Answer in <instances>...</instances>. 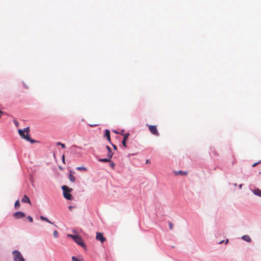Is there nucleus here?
<instances>
[{
	"label": "nucleus",
	"instance_id": "nucleus-1",
	"mask_svg": "<svg viewBox=\"0 0 261 261\" xmlns=\"http://www.w3.org/2000/svg\"><path fill=\"white\" fill-rule=\"evenodd\" d=\"M62 189L63 191V196L64 198L68 200H71L72 199V196L70 194V192H71L72 189L65 185L62 187Z\"/></svg>",
	"mask_w": 261,
	"mask_h": 261
},
{
	"label": "nucleus",
	"instance_id": "nucleus-2",
	"mask_svg": "<svg viewBox=\"0 0 261 261\" xmlns=\"http://www.w3.org/2000/svg\"><path fill=\"white\" fill-rule=\"evenodd\" d=\"M68 237H70L72 238L75 242H76L77 244L82 246L83 247H86V245L83 242L82 238L77 235H72V234H68Z\"/></svg>",
	"mask_w": 261,
	"mask_h": 261
},
{
	"label": "nucleus",
	"instance_id": "nucleus-3",
	"mask_svg": "<svg viewBox=\"0 0 261 261\" xmlns=\"http://www.w3.org/2000/svg\"><path fill=\"white\" fill-rule=\"evenodd\" d=\"M18 132L19 135L23 139H25L26 140L30 142L32 144L37 142V141L36 140L31 139L30 136L29 135V133L25 135L24 134V132L22 129H18Z\"/></svg>",
	"mask_w": 261,
	"mask_h": 261
},
{
	"label": "nucleus",
	"instance_id": "nucleus-4",
	"mask_svg": "<svg viewBox=\"0 0 261 261\" xmlns=\"http://www.w3.org/2000/svg\"><path fill=\"white\" fill-rule=\"evenodd\" d=\"M14 261H25L21 253L18 250H14L12 252Z\"/></svg>",
	"mask_w": 261,
	"mask_h": 261
},
{
	"label": "nucleus",
	"instance_id": "nucleus-5",
	"mask_svg": "<svg viewBox=\"0 0 261 261\" xmlns=\"http://www.w3.org/2000/svg\"><path fill=\"white\" fill-rule=\"evenodd\" d=\"M148 129L151 133L156 136H159V133L158 131L157 127L155 125H147Z\"/></svg>",
	"mask_w": 261,
	"mask_h": 261
},
{
	"label": "nucleus",
	"instance_id": "nucleus-6",
	"mask_svg": "<svg viewBox=\"0 0 261 261\" xmlns=\"http://www.w3.org/2000/svg\"><path fill=\"white\" fill-rule=\"evenodd\" d=\"M96 239L97 240L100 241L101 243H103L106 241V238L103 236V234L101 232H97Z\"/></svg>",
	"mask_w": 261,
	"mask_h": 261
},
{
	"label": "nucleus",
	"instance_id": "nucleus-7",
	"mask_svg": "<svg viewBox=\"0 0 261 261\" xmlns=\"http://www.w3.org/2000/svg\"><path fill=\"white\" fill-rule=\"evenodd\" d=\"M13 216L16 219H20L25 217V214L21 212H17L14 214Z\"/></svg>",
	"mask_w": 261,
	"mask_h": 261
},
{
	"label": "nucleus",
	"instance_id": "nucleus-8",
	"mask_svg": "<svg viewBox=\"0 0 261 261\" xmlns=\"http://www.w3.org/2000/svg\"><path fill=\"white\" fill-rule=\"evenodd\" d=\"M174 174L175 175H181V176H186L188 174V172L187 171H174Z\"/></svg>",
	"mask_w": 261,
	"mask_h": 261
},
{
	"label": "nucleus",
	"instance_id": "nucleus-9",
	"mask_svg": "<svg viewBox=\"0 0 261 261\" xmlns=\"http://www.w3.org/2000/svg\"><path fill=\"white\" fill-rule=\"evenodd\" d=\"M21 201L23 203H28L30 204H31L30 199L26 195L23 196L21 199Z\"/></svg>",
	"mask_w": 261,
	"mask_h": 261
},
{
	"label": "nucleus",
	"instance_id": "nucleus-10",
	"mask_svg": "<svg viewBox=\"0 0 261 261\" xmlns=\"http://www.w3.org/2000/svg\"><path fill=\"white\" fill-rule=\"evenodd\" d=\"M253 193H254V194H255V195L256 196H259L261 197V190L258 189H254L253 191Z\"/></svg>",
	"mask_w": 261,
	"mask_h": 261
},
{
	"label": "nucleus",
	"instance_id": "nucleus-11",
	"mask_svg": "<svg viewBox=\"0 0 261 261\" xmlns=\"http://www.w3.org/2000/svg\"><path fill=\"white\" fill-rule=\"evenodd\" d=\"M242 239L246 241V242H251V239L250 238V237L248 236V235H245V236H243L242 237Z\"/></svg>",
	"mask_w": 261,
	"mask_h": 261
},
{
	"label": "nucleus",
	"instance_id": "nucleus-12",
	"mask_svg": "<svg viewBox=\"0 0 261 261\" xmlns=\"http://www.w3.org/2000/svg\"><path fill=\"white\" fill-rule=\"evenodd\" d=\"M105 136L107 137L108 140L109 142H111V138H110V132L108 129H106L105 130Z\"/></svg>",
	"mask_w": 261,
	"mask_h": 261
},
{
	"label": "nucleus",
	"instance_id": "nucleus-13",
	"mask_svg": "<svg viewBox=\"0 0 261 261\" xmlns=\"http://www.w3.org/2000/svg\"><path fill=\"white\" fill-rule=\"evenodd\" d=\"M40 219L43 221H46L50 224H53V223L50 222L46 217H45L43 216H40Z\"/></svg>",
	"mask_w": 261,
	"mask_h": 261
},
{
	"label": "nucleus",
	"instance_id": "nucleus-14",
	"mask_svg": "<svg viewBox=\"0 0 261 261\" xmlns=\"http://www.w3.org/2000/svg\"><path fill=\"white\" fill-rule=\"evenodd\" d=\"M110 161H111V159H109V158L99 159V161L101 162H109Z\"/></svg>",
	"mask_w": 261,
	"mask_h": 261
},
{
	"label": "nucleus",
	"instance_id": "nucleus-15",
	"mask_svg": "<svg viewBox=\"0 0 261 261\" xmlns=\"http://www.w3.org/2000/svg\"><path fill=\"white\" fill-rule=\"evenodd\" d=\"M69 179L71 182H74L75 180V177L71 174L69 175Z\"/></svg>",
	"mask_w": 261,
	"mask_h": 261
},
{
	"label": "nucleus",
	"instance_id": "nucleus-16",
	"mask_svg": "<svg viewBox=\"0 0 261 261\" xmlns=\"http://www.w3.org/2000/svg\"><path fill=\"white\" fill-rule=\"evenodd\" d=\"M108 154H107V157L109 158V159H111L112 156H113V152L112 151V149L111 150H110L109 151H108Z\"/></svg>",
	"mask_w": 261,
	"mask_h": 261
},
{
	"label": "nucleus",
	"instance_id": "nucleus-17",
	"mask_svg": "<svg viewBox=\"0 0 261 261\" xmlns=\"http://www.w3.org/2000/svg\"><path fill=\"white\" fill-rule=\"evenodd\" d=\"M123 136V140H127L129 136V134L127 133H125V134H122Z\"/></svg>",
	"mask_w": 261,
	"mask_h": 261
},
{
	"label": "nucleus",
	"instance_id": "nucleus-18",
	"mask_svg": "<svg viewBox=\"0 0 261 261\" xmlns=\"http://www.w3.org/2000/svg\"><path fill=\"white\" fill-rule=\"evenodd\" d=\"M20 203H19V200H17L15 203V207L16 208H17L18 207H19L20 206Z\"/></svg>",
	"mask_w": 261,
	"mask_h": 261
},
{
	"label": "nucleus",
	"instance_id": "nucleus-19",
	"mask_svg": "<svg viewBox=\"0 0 261 261\" xmlns=\"http://www.w3.org/2000/svg\"><path fill=\"white\" fill-rule=\"evenodd\" d=\"M77 170H84L87 171V168L84 167H79L76 168Z\"/></svg>",
	"mask_w": 261,
	"mask_h": 261
},
{
	"label": "nucleus",
	"instance_id": "nucleus-20",
	"mask_svg": "<svg viewBox=\"0 0 261 261\" xmlns=\"http://www.w3.org/2000/svg\"><path fill=\"white\" fill-rule=\"evenodd\" d=\"M23 131L24 132V133H26L27 134L29 133V132H30V127H25V128H24Z\"/></svg>",
	"mask_w": 261,
	"mask_h": 261
},
{
	"label": "nucleus",
	"instance_id": "nucleus-21",
	"mask_svg": "<svg viewBox=\"0 0 261 261\" xmlns=\"http://www.w3.org/2000/svg\"><path fill=\"white\" fill-rule=\"evenodd\" d=\"M53 235L55 238H57L58 237V232L57 230H55L53 232Z\"/></svg>",
	"mask_w": 261,
	"mask_h": 261
},
{
	"label": "nucleus",
	"instance_id": "nucleus-22",
	"mask_svg": "<svg viewBox=\"0 0 261 261\" xmlns=\"http://www.w3.org/2000/svg\"><path fill=\"white\" fill-rule=\"evenodd\" d=\"M169 228L172 230L173 228V227H174V225L173 223H172L171 222H169Z\"/></svg>",
	"mask_w": 261,
	"mask_h": 261
},
{
	"label": "nucleus",
	"instance_id": "nucleus-23",
	"mask_svg": "<svg viewBox=\"0 0 261 261\" xmlns=\"http://www.w3.org/2000/svg\"><path fill=\"white\" fill-rule=\"evenodd\" d=\"M72 260L73 261H81V259H79L76 257H75V256H72Z\"/></svg>",
	"mask_w": 261,
	"mask_h": 261
},
{
	"label": "nucleus",
	"instance_id": "nucleus-24",
	"mask_svg": "<svg viewBox=\"0 0 261 261\" xmlns=\"http://www.w3.org/2000/svg\"><path fill=\"white\" fill-rule=\"evenodd\" d=\"M126 140H123V139L122 141V144L123 146H124V147H126Z\"/></svg>",
	"mask_w": 261,
	"mask_h": 261
},
{
	"label": "nucleus",
	"instance_id": "nucleus-25",
	"mask_svg": "<svg viewBox=\"0 0 261 261\" xmlns=\"http://www.w3.org/2000/svg\"><path fill=\"white\" fill-rule=\"evenodd\" d=\"M28 219H29V221H30V222H33V218H32V217H31V216H28Z\"/></svg>",
	"mask_w": 261,
	"mask_h": 261
},
{
	"label": "nucleus",
	"instance_id": "nucleus-26",
	"mask_svg": "<svg viewBox=\"0 0 261 261\" xmlns=\"http://www.w3.org/2000/svg\"><path fill=\"white\" fill-rule=\"evenodd\" d=\"M261 163V161H259L258 162H257V163H254L253 165H252V166L253 167H255L256 166H257L259 163Z\"/></svg>",
	"mask_w": 261,
	"mask_h": 261
},
{
	"label": "nucleus",
	"instance_id": "nucleus-27",
	"mask_svg": "<svg viewBox=\"0 0 261 261\" xmlns=\"http://www.w3.org/2000/svg\"><path fill=\"white\" fill-rule=\"evenodd\" d=\"M115 166V164L114 163H112L110 164V166L113 169Z\"/></svg>",
	"mask_w": 261,
	"mask_h": 261
},
{
	"label": "nucleus",
	"instance_id": "nucleus-28",
	"mask_svg": "<svg viewBox=\"0 0 261 261\" xmlns=\"http://www.w3.org/2000/svg\"><path fill=\"white\" fill-rule=\"evenodd\" d=\"M63 148H65L66 147V146L64 144L62 143L60 145Z\"/></svg>",
	"mask_w": 261,
	"mask_h": 261
},
{
	"label": "nucleus",
	"instance_id": "nucleus-29",
	"mask_svg": "<svg viewBox=\"0 0 261 261\" xmlns=\"http://www.w3.org/2000/svg\"><path fill=\"white\" fill-rule=\"evenodd\" d=\"M62 159L63 160V163H64L65 162V155H62Z\"/></svg>",
	"mask_w": 261,
	"mask_h": 261
},
{
	"label": "nucleus",
	"instance_id": "nucleus-30",
	"mask_svg": "<svg viewBox=\"0 0 261 261\" xmlns=\"http://www.w3.org/2000/svg\"><path fill=\"white\" fill-rule=\"evenodd\" d=\"M106 148L107 149L108 151L111 150V148L109 146H107Z\"/></svg>",
	"mask_w": 261,
	"mask_h": 261
},
{
	"label": "nucleus",
	"instance_id": "nucleus-31",
	"mask_svg": "<svg viewBox=\"0 0 261 261\" xmlns=\"http://www.w3.org/2000/svg\"><path fill=\"white\" fill-rule=\"evenodd\" d=\"M112 146L114 149H115V150L117 149V146L115 145L112 144Z\"/></svg>",
	"mask_w": 261,
	"mask_h": 261
},
{
	"label": "nucleus",
	"instance_id": "nucleus-32",
	"mask_svg": "<svg viewBox=\"0 0 261 261\" xmlns=\"http://www.w3.org/2000/svg\"><path fill=\"white\" fill-rule=\"evenodd\" d=\"M61 144H62V143H61V142H57V145H61Z\"/></svg>",
	"mask_w": 261,
	"mask_h": 261
},
{
	"label": "nucleus",
	"instance_id": "nucleus-33",
	"mask_svg": "<svg viewBox=\"0 0 261 261\" xmlns=\"http://www.w3.org/2000/svg\"><path fill=\"white\" fill-rule=\"evenodd\" d=\"M96 125H97L96 124H94V125L93 124H90V126H95Z\"/></svg>",
	"mask_w": 261,
	"mask_h": 261
},
{
	"label": "nucleus",
	"instance_id": "nucleus-34",
	"mask_svg": "<svg viewBox=\"0 0 261 261\" xmlns=\"http://www.w3.org/2000/svg\"><path fill=\"white\" fill-rule=\"evenodd\" d=\"M259 168H260V169H259V173L261 174V166L259 167Z\"/></svg>",
	"mask_w": 261,
	"mask_h": 261
},
{
	"label": "nucleus",
	"instance_id": "nucleus-35",
	"mask_svg": "<svg viewBox=\"0 0 261 261\" xmlns=\"http://www.w3.org/2000/svg\"><path fill=\"white\" fill-rule=\"evenodd\" d=\"M223 242H224V241H220V242L219 243V244H222V243H223Z\"/></svg>",
	"mask_w": 261,
	"mask_h": 261
},
{
	"label": "nucleus",
	"instance_id": "nucleus-36",
	"mask_svg": "<svg viewBox=\"0 0 261 261\" xmlns=\"http://www.w3.org/2000/svg\"><path fill=\"white\" fill-rule=\"evenodd\" d=\"M228 242V240L227 239L225 241V244H226Z\"/></svg>",
	"mask_w": 261,
	"mask_h": 261
},
{
	"label": "nucleus",
	"instance_id": "nucleus-37",
	"mask_svg": "<svg viewBox=\"0 0 261 261\" xmlns=\"http://www.w3.org/2000/svg\"><path fill=\"white\" fill-rule=\"evenodd\" d=\"M0 113H1V114H3V112L0 110Z\"/></svg>",
	"mask_w": 261,
	"mask_h": 261
},
{
	"label": "nucleus",
	"instance_id": "nucleus-38",
	"mask_svg": "<svg viewBox=\"0 0 261 261\" xmlns=\"http://www.w3.org/2000/svg\"><path fill=\"white\" fill-rule=\"evenodd\" d=\"M69 208L71 209V206H69Z\"/></svg>",
	"mask_w": 261,
	"mask_h": 261
},
{
	"label": "nucleus",
	"instance_id": "nucleus-39",
	"mask_svg": "<svg viewBox=\"0 0 261 261\" xmlns=\"http://www.w3.org/2000/svg\"><path fill=\"white\" fill-rule=\"evenodd\" d=\"M242 187V185H240V188H241Z\"/></svg>",
	"mask_w": 261,
	"mask_h": 261
},
{
	"label": "nucleus",
	"instance_id": "nucleus-40",
	"mask_svg": "<svg viewBox=\"0 0 261 261\" xmlns=\"http://www.w3.org/2000/svg\"><path fill=\"white\" fill-rule=\"evenodd\" d=\"M81 261H83V258H82Z\"/></svg>",
	"mask_w": 261,
	"mask_h": 261
}]
</instances>
